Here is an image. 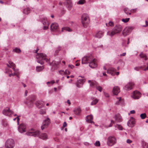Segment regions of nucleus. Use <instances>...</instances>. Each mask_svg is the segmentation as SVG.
I'll return each mask as SVG.
<instances>
[{
    "label": "nucleus",
    "mask_w": 148,
    "mask_h": 148,
    "mask_svg": "<svg viewBox=\"0 0 148 148\" xmlns=\"http://www.w3.org/2000/svg\"><path fill=\"white\" fill-rule=\"evenodd\" d=\"M140 56L141 58H143L145 60H147V58L146 55L145 54L143 53H140Z\"/></svg>",
    "instance_id": "nucleus-30"
},
{
    "label": "nucleus",
    "mask_w": 148,
    "mask_h": 148,
    "mask_svg": "<svg viewBox=\"0 0 148 148\" xmlns=\"http://www.w3.org/2000/svg\"><path fill=\"white\" fill-rule=\"evenodd\" d=\"M127 142L128 143H130L132 142V141L130 139H127Z\"/></svg>",
    "instance_id": "nucleus-59"
},
{
    "label": "nucleus",
    "mask_w": 148,
    "mask_h": 148,
    "mask_svg": "<svg viewBox=\"0 0 148 148\" xmlns=\"http://www.w3.org/2000/svg\"><path fill=\"white\" fill-rule=\"evenodd\" d=\"M3 125L4 127H6L8 125V123H7V122L6 121H4L3 122Z\"/></svg>",
    "instance_id": "nucleus-55"
},
{
    "label": "nucleus",
    "mask_w": 148,
    "mask_h": 148,
    "mask_svg": "<svg viewBox=\"0 0 148 148\" xmlns=\"http://www.w3.org/2000/svg\"><path fill=\"white\" fill-rule=\"evenodd\" d=\"M108 25L110 26H113L114 25V23L113 22L110 21L109 22Z\"/></svg>",
    "instance_id": "nucleus-54"
},
{
    "label": "nucleus",
    "mask_w": 148,
    "mask_h": 148,
    "mask_svg": "<svg viewBox=\"0 0 148 148\" xmlns=\"http://www.w3.org/2000/svg\"><path fill=\"white\" fill-rule=\"evenodd\" d=\"M36 97L35 96L33 95L31 97L30 99H29V100L33 102V101H34L36 100Z\"/></svg>",
    "instance_id": "nucleus-43"
},
{
    "label": "nucleus",
    "mask_w": 148,
    "mask_h": 148,
    "mask_svg": "<svg viewBox=\"0 0 148 148\" xmlns=\"http://www.w3.org/2000/svg\"><path fill=\"white\" fill-rule=\"evenodd\" d=\"M146 25H143V26L144 27H146L148 25V22L147 21H145Z\"/></svg>",
    "instance_id": "nucleus-60"
},
{
    "label": "nucleus",
    "mask_w": 148,
    "mask_h": 148,
    "mask_svg": "<svg viewBox=\"0 0 148 148\" xmlns=\"http://www.w3.org/2000/svg\"><path fill=\"white\" fill-rule=\"evenodd\" d=\"M124 11L127 14H129V15H131V13H129V10L128 8H125L124 9Z\"/></svg>",
    "instance_id": "nucleus-42"
},
{
    "label": "nucleus",
    "mask_w": 148,
    "mask_h": 148,
    "mask_svg": "<svg viewBox=\"0 0 148 148\" xmlns=\"http://www.w3.org/2000/svg\"><path fill=\"white\" fill-rule=\"evenodd\" d=\"M36 105L38 108H41L43 107L45 105L44 102L42 101H38L36 102Z\"/></svg>",
    "instance_id": "nucleus-18"
},
{
    "label": "nucleus",
    "mask_w": 148,
    "mask_h": 148,
    "mask_svg": "<svg viewBox=\"0 0 148 148\" xmlns=\"http://www.w3.org/2000/svg\"><path fill=\"white\" fill-rule=\"evenodd\" d=\"M42 22L44 25L43 29L44 30L47 29L49 27V24L46 18H43L42 19Z\"/></svg>",
    "instance_id": "nucleus-9"
},
{
    "label": "nucleus",
    "mask_w": 148,
    "mask_h": 148,
    "mask_svg": "<svg viewBox=\"0 0 148 148\" xmlns=\"http://www.w3.org/2000/svg\"><path fill=\"white\" fill-rule=\"evenodd\" d=\"M143 70L144 71H146L147 70H148V63L147 64V67L145 68Z\"/></svg>",
    "instance_id": "nucleus-58"
},
{
    "label": "nucleus",
    "mask_w": 148,
    "mask_h": 148,
    "mask_svg": "<svg viewBox=\"0 0 148 148\" xmlns=\"http://www.w3.org/2000/svg\"><path fill=\"white\" fill-rule=\"evenodd\" d=\"M36 58L38 60L37 62L41 64H43L44 63L42 61L43 60H44L47 62L49 61V59L47 58L46 55L43 53H37L36 55Z\"/></svg>",
    "instance_id": "nucleus-2"
},
{
    "label": "nucleus",
    "mask_w": 148,
    "mask_h": 148,
    "mask_svg": "<svg viewBox=\"0 0 148 148\" xmlns=\"http://www.w3.org/2000/svg\"><path fill=\"white\" fill-rule=\"evenodd\" d=\"M8 63L9 64H7V65L8 67L10 68L12 67H13V68H14V67L15 66V64L11 61H9Z\"/></svg>",
    "instance_id": "nucleus-29"
},
{
    "label": "nucleus",
    "mask_w": 148,
    "mask_h": 148,
    "mask_svg": "<svg viewBox=\"0 0 148 148\" xmlns=\"http://www.w3.org/2000/svg\"><path fill=\"white\" fill-rule=\"evenodd\" d=\"M13 113V112L11 111L9 108L5 109L3 111V114L6 116H10Z\"/></svg>",
    "instance_id": "nucleus-14"
},
{
    "label": "nucleus",
    "mask_w": 148,
    "mask_h": 148,
    "mask_svg": "<svg viewBox=\"0 0 148 148\" xmlns=\"http://www.w3.org/2000/svg\"><path fill=\"white\" fill-rule=\"evenodd\" d=\"M64 30H65L66 31L70 32L71 31V29L69 27H64L62 29V31H63Z\"/></svg>",
    "instance_id": "nucleus-40"
},
{
    "label": "nucleus",
    "mask_w": 148,
    "mask_h": 148,
    "mask_svg": "<svg viewBox=\"0 0 148 148\" xmlns=\"http://www.w3.org/2000/svg\"><path fill=\"white\" fill-rule=\"evenodd\" d=\"M122 27L120 25H116L112 29L111 32L108 31L107 32V35L111 37H112L116 34L120 33L122 31Z\"/></svg>",
    "instance_id": "nucleus-1"
},
{
    "label": "nucleus",
    "mask_w": 148,
    "mask_h": 148,
    "mask_svg": "<svg viewBox=\"0 0 148 148\" xmlns=\"http://www.w3.org/2000/svg\"><path fill=\"white\" fill-rule=\"evenodd\" d=\"M95 58L92 55L84 57L82 59V63L83 64H89L91 61H92Z\"/></svg>",
    "instance_id": "nucleus-3"
},
{
    "label": "nucleus",
    "mask_w": 148,
    "mask_h": 148,
    "mask_svg": "<svg viewBox=\"0 0 148 148\" xmlns=\"http://www.w3.org/2000/svg\"><path fill=\"white\" fill-rule=\"evenodd\" d=\"M95 146H99L100 145V143L99 141H97L95 143H94Z\"/></svg>",
    "instance_id": "nucleus-51"
},
{
    "label": "nucleus",
    "mask_w": 148,
    "mask_h": 148,
    "mask_svg": "<svg viewBox=\"0 0 148 148\" xmlns=\"http://www.w3.org/2000/svg\"><path fill=\"white\" fill-rule=\"evenodd\" d=\"M46 112L45 110L41 109L40 110V113L41 114H45Z\"/></svg>",
    "instance_id": "nucleus-46"
},
{
    "label": "nucleus",
    "mask_w": 148,
    "mask_h": 148,
    "mask_svg": "<svg viewBox=\"0 0 148 148\" xmlns=\"http://www.w3.org/2000/svg\"><path fill=\"white\" fill-rule=\"evenodd\" d=\"M112 92L114 95H117L120 92L119 87L118 86H114Z\"/></svg>",
    "instance_id": "nucleus-19"
},
{
    "label": "nucleus",
    "mask_w": 148,
    "mask_h": 148,
    "mask_svg": "<svg viewBox=\"0 0 148 148\" xmlns=\"http://www.w3.org/2000/svg\"><path fill=\"white\" fill-rule=\"evenodd\" d=\"M68 67H69V68H71V69H73L74 67V66L73 65H68Z\"/></svg>",
    "instance_id": "nucleus-56"
},
{
    "label": "nucleus",
    "mask_w": 148,
    "mask_h": 148,
    "mask_svg": "<svg viewBox=\"0 0 148 148\" xmlns=\"http://www.w3.org/2000/svg\"><path fill=\"white\" fill-rule=\"evenodd\" d=\"M117 99H118V101H116V103L117 105L119 104H120L121 102L122 101L121 97H119V98H117Z\"/></svg>",
    "instance_id": "nucleus-36"
},
{
    "label": "nucleus",
    "mask_w": 148,
    "mask_h": 148,
    "mask_svg": "<svg viewBox=\"0 0 148 148\" xmlns=\"http://www.w3.org/2000/svg\"><path fill=\"white\" fill-rule=\"evenodd\" d=\"M16 119H17V124L18 125L19 123V121L20 120V119L19 118V116H18L16 118H15L13 119L14 121H15Z\"/></svg>",
    "instance_id": "nucleus-49"
},
{
    "label": "nucleus",
    "mask_w": 148,
    "mask_h": 148,
    "mask_svg": "<svg viewBox=\"0 0 148 148\" xmlns=\"http://www.w3.org/2000/svg\"><path fill=\"white\" fill-rule=\"evenodd\" d=\"M116 143V139L115 137L110 136L108 137L107 140V144L110 146H112Z\"/></svg>",
    "instance_id": "nucleus-5"
},
{
    "label": "nucleus",
    "mask_w": 148,
    "mask_h": 148,
    "mask_svg": "<svg viewBox=\"0 0 148 148\" xmlns=\"http://www.w3.org/2000/svg\"><path fill=\"white\" fill-rule=\"evenodd\" d=\"M115 128H117L118 129H119L120 130H122V127L120 125H115Z\"/></svg>",
    "instance_id": "nucleus-38"
},
{
    "label": "nucleus",
    "mask_w": 148,
    "mask_h": 148,
    "mask_svg": "<svg viewBox=\"0 0 148 148\" xmlns=\"http://www.w3.org/2000/svg\"><path fill=\"white\" fill-rule=\"evenodd\" d=\"M40 138L44 140L46 139H47V136L46 134L43 133L40 135Z\"/></svg>",
    "instance_id": "nucleus-27"
},
{
    "label": "nucleus",
    "mask_w": 148,
    "mask_h": 148,
    "mask_svg": "<svg viewBox=\"0 0 148 148\" xmlns=\"http://www.w3.org/2000/svg\"><path fill=\"white\" fill-rule=\"evenodd\" d=\"M134 85V83L132 82H130L125 86V89L127 90H130L132 89Z\"/></svg>",
    "instance_id": "nucleus-17"
},
{
    "label": "nucleus",
    "mask_w": 148,
    "mask_h": 148,
    "mask_svg": "<svg viewBox=\"0 0 148 148\" xmlns=\"http://www.w3.org/2000/svg\"><path fill=\"white\" fill-rule=\"evenodd\" d=\"M15 145V142L14 140L12 139L7 140L5 144V146L6 148H13Z\"/></svg>",
    "instance_id": "nucleus-4"
},
{
    "label": "nucleus",
    "mask_w": 148,
    "mask_h": 148,
    "mask_svg": "<svg viewBox=\"0 0 148 148\" xmlns=\"http://www.w3.org/2000/svg\"><path fill=\"white\" fill-rule=\"evenodd\" d=\"M26 126L25 124L21 123L18 126V130L19 132L21 133H22L26 131Z\"/></svg>",
    "instance_id": "nucleus-11"
},
{
    "label": "nucleus",
    "mask_w": 148,
    "mask_h": 148,
    "mask_svg": "<svg viewBox=\"0 0 148 148\" xmlns=\"http://www.w3.org/2000/svg\"><path fill=\"white\" fill-rule=\"evenodd\" d=\"M134 29L133 27L129 26L126 27L123 30L122 34L124 36L128 35Z\"/></svg>",
    "instance_id": "nucleus-7"
},
{
    "label": "nucleus",
    "mask_w": 148,
    "mask_h": 148,
    "mask_svg": "<svg viewBox=\"0 0 148 148\" xmlns=\"http://www.w3.org/2000/svg\"><path fill=\"white\" fill-rule=\"evenodd\" d=\"M130 114H134L135 113V111L134 110H132L130 111Z\"/></svg>",
    "instance_id": "nucleus-63"
},
{
    "label": "nucleus",
    "mask_w": 148,
    "mask_h": 148,
    "mask_svg": "<svg viewBox=\"0 0 148 148\" xmlns=\"http://www.w3.org/2000/svg\"><path fill=\"white\" fill-rule=\"evenodd\" d=\"M96 87L97 90H99L100 92H101L102 90V88L100 86H96Z\"/></svg>",
    "instance_id": "nucleus-50"
},
{
    "label": "nucleus",
    "mask_w": 148,
    "mask_h": 148,
    "mask_svg": "<svg viewBox=\"0 0 148 148\" xmlns=\"http://www.w3.org/2000/svg\"><path fill=\"white\" fill-rule=\"evenodd\" d=\"M130 18H123L122 19V21L123 22L126 23L127 22H128L130 20Z\"/></svg>",
    "instance_id": "nucleus-44"
},
{
    "label": "nucleus",
    "mask_w": 148,
    "mask_h": 148,
    "mask_svg": "<svg viewBox=\"0 0 148 148\" xmlns=\"http://www.w3.org/2000/svg\"><path fill=\"white\" fill-rule=\"evenodd\" d=\"M30 12V9L29 8H25L23 11V13L26 14H28Z\"/></svg>",
    "instance_id": "nucleus-32"
},
{
    "label": "nucleus",
    "mask_w": 148,
    "mask_h": 148,
    "mask_svg": "<svg viewBox=\"0 0 148 148\" xmlns=\"http://www.w3.org/2000/svg\"><path fill=\"white\" fill-rule=\"evenodd\" d=\"M88 82L89 83H90V86L92 87H96V86L95 85V82H92L90 80H89Z\"/></svg>",
    "instance_id": "nucleus-31"
},
{
    "label": "nucleus",
    "mask_w": 148,
    "mask_h": 148,
    "mask_svg": "<svg viewBox=\"0 0 148 148\" xmlns=\"http://www.w3.org/2000/svg\"><path fill=\"white\" fill-rule=\"evenodd\" d=\"M40 132L38 131L35 130H32L31 131L26 133V134L29 136H33L34 137H37L39 136Z\"/></svg>",
    "instance_id": "nucleus-8"
},
{
    "label": "nucleus",
    "mask_w": 148,
    "mask_h": 148,
    "mask_svg": "<svg viewBox=\"0 0 148 148\" xmlns=\"http://www.w3.org/2000/svg\"><path fill=\"white\" fill-rule=\"evenodd\" d=\"M44 68L43 66H38L36 67V70L38 72H40Z\"/></svg>",
    "instance_id": "nucleus-34"
},
{
    "label": "nucleus",
    "mask_w": 148,
    "mask_h": 148,
    "mask_svg": "<svg viewBox=\"0 0 148 148\" xmlns=\"http://www.w3.org/2000/svg\"><path fill=\"white\" fill-rule=\"evenodd\" d=\"M85 3V0H80L77 2V4L82 5Z\"/></svg>",
    "instance_id": "nucleus-41"
},
{
    "label": "nucleus",
    "mask_w": 148,
    "mask_h": 148,
    "mask_svg": "<svg viewBox=\"0 0 148 148\" xmlns=\"http://www.w3.org/2000/svg\"><path fill=\"white\" fill-rule=\"evenodd\" d=\"M65 71L66 72V74L69 75L70 73V72L69 71H68L67 70H65Z\"/></svg>",
    "instance_id": "nucleus-57"
},
{
    "label": "nucleus",
    "mask_w": 148,
    "mask_h": 148,
    "mask_svg": "<svg viewBox=\"0 0 148 148\" xmlns=\"http://www.w3.org/2000/svg\"><path fill=\"white\" fill-rule=\"evenodd\" d=\"M13 51L16 52V53H19L21 52V50L18 48H16L15 49L13 50Z\"/></svg>",
    "instance_id": "nucleus-48"
},
{
    "label": "nucleus",
    "mask_w": 148,
    "mask_h": 148,
    "mask_svg": "<svg viewBox=\"0 0 148 148\" xmlns=\"http://www.w3.org/2000/svg\"><path fill=\"white\" fill-rule=\"evenodd\" d=\"M140 117L142 119H144L146 117V114L145 113L141 114L140 115Z\"/></svg>",
    "instance_id": "nucleus-39"
},
{
    "label": "nucleus",
    "mask_w": 148,
    "mask_h": 148,
    "mask_svg": "<svg viewBox=\"0 0 148 148\" xmlns=\"http://www.w3.org/2000/svg\"><path fill=\"white\" fill-rule=\"evenodd\" d=\"M93 119V116L92 115H90L87 116L86 117V121L90 123H94V122L92 121Z\"/></svg>",
    "instance_id": "nucleus-23"
},
{
    "label": "nucleus",
    "mask_w": 148,
    "mask_h": 148,
    "mask_svg": "<svg viewBox=\"0 0 148 148\" xmlns=\"http://www.w3.org/2000/svg\"><path fill=\"white\" fill-rule=\"evenodd\" d=\"M61 49V47L59 46L57 47V49L55 51V52L56 53H58L59 51H60Z\"/></svg>",
    "instance_id": "nucleus-52"
},
{
    "label": "nucleus",
    "mask_w": 148,
    "mask_h": 148,
    "mask_svg": "<svg viewBox=\"0 0 148 148\" xmlns=\"http://www.w3.org/2000/svg\"><path fill=\"white\" fill-rule=\"evenodd\" d=\"M58 27V25L56 23H53L50 26V29L51 31H54L57 29Z\"/></svg>",
    "instance_id": "nucleus-20"
},
{
    "label": "nucleus",
    "mask_w": 148,
    "mask_h": 148,
    "mask_svg": "<svg viewBox=\"0 0 148 148\" xmlns=\"http://www.w3.org/2000/svg\"><path fill=\"white\" fill-rule=\"evenodd\" d=\"M103 35V33L102 32L99 31L95 35V37L98 38H100Z\"/></svg>",
    "instance_id": "nucleus-26"
},
{
    "label": "nucleus",
    "mask_w": 148,
    "mask_h": 148,
    "mask_svg": "<svg viewBox=\"0 0 148 148\" xmlns=\"http://www.w3.org/2000/svg\"><path fill=\"white\" fill-rule=\"evenodd\" d=\"M96 60V59L95 58L92 61H91L89 64V66L90 68L94 69L96 68L97 67V63Z\"/></svg>",
    "instance_id": "nucleus-15"
},
{
    "label": "nucleus",
    "mask_w": 148,
    "mask_h": 148,
    "mask_svg": "<svg viewBox=\"0 0 148 148\" xmlns=\"http://www.w3.org/2000/svg\"><path fill=\"white\" fill-rule=\"evenodd\" d=\"M135 120L132 117L130 118V120L127 123L128 125L130 127H132L134 126L135 124Z\"/></svg>",
    "instance_id": "nucleus-16"
},
{
    "label": "nucleus",
    "mask_w": 148,
    "mask_h": 148,
    "mask_svg": "<svg viewBox=\"0 0 148 148\" xmlns=\"http://www.w3.org/2000/svg\"><path fill=\"white\" fill-rule=\"evenodd\" d=\"M126 54V53H123L122 54H121L120 55L121 56H125Z\"/></svg>",
    "instance_id": "nucleus-64"
},
{
    "label": "nucleus",
    "mask_w": 148,
    "mask_h": 148,
    "mask_svg": "<svg viewBox=\"0 0 148 148\" xmlns=\"http://www.w3.org/2000/svg\"><path fill=\"white\" fill-rule=\"evenodd\" d=\"M24 103L27 105L29 107H32L33 105V102L30 100L26 99L24 101Z\"/></svg>",
    "instance_id": "nucleus-25"
},
{
    "label": "nucleus",
    "mask_w": 148,
    "mask_h": 148,
    "mask_svg": "<svg viewBox=\"0 0 148 148\" xmlns=\"http://www.w3.org/2000/svg\"><path fill=\"white\" fill-rule=\"evenodd\" d=\"M12 69H13L14 71V72L13 73H11L9 75V76L10 77L12 75H14L16 74V70L14 68H12Z\"/></svg>",
    "instance_id": "nucleus-37"
},
{
    "label": "nucleus",
    "mask_w": 148,
    "mask_h": 148,
    "mask_svg": "<svg viewBox=\"0 0 148 148\" xmlns=\"http://www.w3.org/2000/svg\"><path fill=\"white\" fill-rule=\"evenodd\" d=\"M66 6L68 10H70L72 8L73 5L71 0H64Z\"/></svg>",
    "instance_id": "nucleus-12"
},
{
    "label": "nucleus",
    "mask_w": 148,
    "mask_h": 148,
    "mask_svg": "<svg viewBox=\"0 0 148 148\" xmlns=\"http://www.w3.org/2000/svg\"><path fill=\"white\" fill-rule=\"evenodd\" d=\"M141 93L140 92L137 91H135L133 92V95H132V97L134 99H138L140 97Z\"/></svg>",
    "instance_id": "nucleus-13"
},
{
    "label": "nucleus",
    "mask_w": 148,
    "mask_h": 148,
    "mask_svg": "<svg viewBox=\"0 0 148 148\" xmlns=\"http://www.w3.org/2000/svg\"><path fill=\"white\" fill-rule=\"evenodd\" d=\"M114 118L115 122H120L122 121L121 117L119 114H117L115 115Z\"/></svg>",
    "instance_id": "nucleus-21"
},
{
    "label": "nucleus",
    "mask_w": 148,
    "mask_h": 148,
    "mask_svg": "<svg viewBox=\"0 0 148 148\" xmlns=\"http://www.w3.org/2000/svg\"><path fill=\"white\" fill-rule=\"evenodd\" d=\"M116 70L114 68H109L107 71V73L110 74L112 75H113L116 72Z\"/></svg>",
    "instance_id": "nucleus-22"
},
{
    "label": "nucleus",
    "mask_w": 148,
    "mask_h": 148,
    "mask_svg": "<svg viewBox=\"0 0 148 148\" xmlns=\"http://www.w3.org/2000/svg\"><path fill=\"white\" fill-rule=\"evenodd\" d=\"M28 91L27 90H26L25 91V96H27V94L28 93Z\"/></svg>",
    "instance_id": "nucleus-61"
},
{
    "label": "nucleus",
    "mask_w": 148,
    "mask_h": 148,
    "mask_svg": "<svg viewBox=\"0 0 148 148\" xmlns=\"http://www.w3.org/2000/svg\"><path fill=\"white\" fill-rule=\"evenodd\" d=\"M145 66H141L135 67L134 69L136 71H138L140 69L143 68Z\"/></svg>",
    "instance_id": "nucleus-47"
},
{
    "label": "nucleus",
    "mask_w": 148,
    "mask_h": 148,
    "mask_svg": "<svg viewBox=\"0 0 148 148\" xmlns=\"http://www.w3.org/2000/svg\"><path fill=\"white\" fill-rule=\"evenodd\" d=\"M143 148H148V144L144 141L142 142Z\"/></svg>",
    "instance_id": "nucleus-33"
},
{
    "label": "nucleus",
    "mask_w": 148,
    "mask_h": 148,
    "mask_svg": "<svg viewBox=\"0 0 148 148\" xmlns=\"http://www.w3.org/2000/svg\"><path fill=\"white\" fill-rule=\"evenodd\" d=\"M84 82V79H79L78 80V82H77L78 83L77 84V86L78 87H80V86H79V84H78V83L80 82H81L82 84H83Z\"/></svg>",
    "instance_id": "nucleus-35"
},
{
    "label": "nucleus",
    "mask_w": 148,
    "mask_h": 148,
    "mask_svg": "<svg viewBox=\"0 0 148 148\" xmlns=\"http://www.w3.org/2000/svg\"><path fill=\"white\" fill-rule=\"evenodd\" d=\"M50 123V119L47 118V119L44 121L43 124L41 126V128L42 130H43L45 128L47 127V126Z\"/></svg>",
    "instance_id": "nucleus-10"
},
{
    "label": "nucleus",
    "mask_w": 148,
    "mask_h": 148,
    "mask_svg": "<svg viewBox=\"0 0 148 148\" xmlns=\"http://www.w3.org/2000/svg\"><path fill=\"white\" fill-rule=\"evenodd\" d=\"M67 124L65 122H64L63 124V126L64 127H65L66 126Z\"/></svg>",
    "instance_id": "nucleus-62"
},
{
    "label": "nucleus",
    "mask_w": 148,
    "mask_h": 148,
    "mask_svg": "<svg viewBox=\"0 0 148 148\" xmlns=\"http://www.w3.org/2000/svg\"><path fill=\"white\" fill-rule=\"evenodd\" d=\"M92 100V102H91L90 105L91 106L96 105L99 101V99L97 98H95L94 97H92L91 98Z\"/></svg>",
    "instance_id": "nucleus-24"
},
{
    "label": "nucleus",
    "mask_w": 148,
    "mask_h": 148,
    "mask_svg": "<svg viewBox=\"0 0 148 148\" xmlns=\"http://www.w3.org/2000/svg\"><path fill=\"white\" fill-rule=\"evenodd\" d=\"M59 73L61 75H66V71H64L63 70H60L59 71Z\"/></svg>",
    "instance_id": "nucleus-45"
},
{
    "label": "nucleus",
    "mask_w": 148,
    "mask_h": 148,
    "mask_svg": "<svg viewBox=\"0 0 148 148\" xmlns=\"http://www.w3.org/2000/svg\"><path fill=\"white\" fill-rule=\"evenodd\" d=\"M111 123L108 126V127H112V125L114 124V122L113 120H111Z\"/></svg>",
    "instance_id": "nucleus-53"
},
{
    "label": "nucleus",
    "mask_w": 148,
    "mask_h": 148,
    "mask_svg": "<svg viewBox=\"0 0 148 148\" xmlns=\"http://www.w3.org/2000/svg\"><path fill=\"white\" fill-rule=\"evenodd\" d=\"M81 109L80 108H78L75 109L74 110V113L77 115L79 114L81 112Z\"/></svg>",
    "instance_id": "nucleus-28"
},
{
    "label": "nucleus",
    "mask_w": 148,
    "mask_h": 148,
    "mask_svg": "<svg viewBox=\"0 0 148 148\" xmlns=\"http://www.w3.org/2000/svg\"><path fill=\"white\" fill-rule=\"evenodd\" d=\"M82 23L84 25L85 24H88L89 23V18L88 15L86 14H84L82 17Z\"/></svg>",
    "instance_id": "nucleus-6"
}]
</instances>
